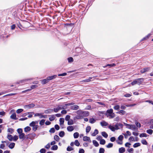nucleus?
I'll return each instance as SVG.
<instances>
[{"label":"nucleus","instance_id":"obj_1","mask_svg":"<svg viewBox=\"0 0 153 153\" xmlns=\"http://www.w3.org/2000/svg\"><path fill=\"white\" fill-rule=\"evenodd\" d=\"M113 109L112 108L107 110L105 115L107 117H108L109 119L113 118L115 117V114L113 112Z\"/></svg>","mask_w":153,"mask_h":153},{"label":"nucleus","instance_id":"obj_2","mask_svg":"<svg viewBox=\"0 0 153 153\" xmlns=\"http://www.w3.org/2000/svg\"><path fill=\"white\" fill-rule=\"evenodd\" d=\"M26 139H32L36 137V134L34 133H32L28 134L27 135H26Z\"/></svg>","mask_w":153,"mask_h":153},{"label":"nucleus","instance_id":"obj_3","mask_svg":"<svg viewBox=\"0 0 153 153\" xmlns=\"http://www.w3.org/2000/svg\"><path fill=\"white\" fill-rule=\"evenodd\" d=\"M34 116H39V118L40 119H41L42 118H45L46 117V115H42V113H36L35 114Z\"/></svg>","mask_w":153,"mask_h":153},{"label":"nucleus","instance_id":"obj_4","mask_svg":"<svg viewBox=\"0 0 153 153\" xmlns=\"http://www.w3.org/2000/svg\"><path fill=\"white\" fill-rule=\"evenodd\" d=\"M114 126L116 130H118L120 128H122L123 126V125L120 123H117Z\"/></svg>","mask_w":153,"mask_h":153},{"label":"nucleus","instance_id":"obj_5","mask_svg":"<svg viewBox=\"0 0 153 153\" xmlns=\"http://www.w3.org/2000/svg\"><path fill=\"white\" fill-rule=\"evenodd\" d=\"M37 87V86L36 85H32L31 86V89H27V90H26L25 91H22V93H25L26 92H27V91H30L31 90V89L36 88Z\"/></svg>","mask_w":153,"mask_h":153},{"label":"nucleus","instance_id":"obj_6","mask_svg":"<svg viewBox=\"0 0 153 153\" xmlns=\"http://www.w3.org/2000/svg\"><path fill=\"white\" fill-rule=\"evenodd\" d=\"M19 137L20 139H22V140L25 138H26V136H25V134L23 133L19 134Z\"/></svg>","mask_w":153,"mask_h":153},{"label":"nucleus","instance_id":"obj_7","mask_svg":"<svg viewBox=\"0 0 153 153\" xmlns=\"http://www.w3.org/2000/svg\"><path fill=\"white\" fill-rule=\"evenodd\" d=\"M35 105L33 103H31L28 105H26L25 106V108L27 109H30L31 108L33 107Z\"/></svg>","mask_w":153,"mask_h":153},{"label":"nucleus","instance_id":"obj_8","mask_svg":"<svg viewBox=\"0 0 153 153\" xmlns=\"http://www.w3.org/2000/svg\"><path fill=\"white\" fill-rule=\"evenodd\" d=\"M136 80L137 84L138 85H140L143 81L144 79L143 78H138L136 79Z\"/></svg>","mask_w":153,"mask_h":153},{"label":"nucleus","instance_id":"obj_9","mask_svg":"<svg viewBox=\"0 0 153 153\" xmlns=\"http://www.w3.org/2000/svg\"><path fill=\"white\" fill-rule=\"evenodd\" d=\"M67 130L69 131H73L74 129V126H70L67 127Z\"/></svg>","mask_w":153,"mask_h":153},{"label":"nucleus","instance_id":"obj_10","mask_svg":"<svg viewBox=\"0 0 153 153\" xmlns=\"http://www.w3.org/2000/svg\"><path fill=\"white\" fill-rule=\"evenodd\" d=\"M83 139V140L85 141H88L90 142H91V141L90 140V137L87 136L84 137Z\"/></svg>","mask_w":153,"mask_h":153},{"label":"nucleus","instance_id":"obj_11","mask_svg":"<svg viewBox=\"0 0 153 153\" xmlns=\"http://www.w3.org/2000/svg\"><path fill=\"white\" fill-rule=\"evenodd\" d=\"M57 75H54L51 76H48L47 77V79L48 81L53 79L56 78Z\"/></svg>","mask_w":153,"mask_h":153},{"label":"nucleus","instance_id":"obj_12","mask_svg":"<svg viewBox=\"0 0 153 153\" xmlns=\"http://www.w3.org/2000/svg\"><path fill=\"white\" fill-rule=\"evenodd\" d=\"M149 70V68H143L140 71V72L141 73L143 74L146 72L148 71Z\"/></svg>","mask_w":153,"mask_h":153},{"label":"nucleus","instance_id":"obj_13","mask_svg":"<svg viewBox=\"0 0 153 153\" xmlns=\"http://www.w3.org/2000/svg\"><path fill=\"white\" fill-rule=\"evenodd\" d=\"M128 128L133 130H135L137 129V127L135 125H131L130 127H128Z\"/></svg>","mask_w":153,"mask_h":153},{"label":"nucleus","instance_id":"obj_14","mask_svg":"<svg viewBox=\"0 0 153 153\" xmlns=\"http://www.w3.org/2000/svg\"><path fill=\"white\" fill-rule=\"evenodd\" d=\"M71 109L72 110H77L79 108V106L77 105H74L70 107Z\"/></svg>","mask_w":153,"mask_h":153},{"label":"nucleus","instance_id":"obj_15","mask_svg":"<svg viewBox=\"0 0 153 153\" xmlns=\"http://www.w3.org/2000/svg\"><path fill=\"white\" fill-rule=\"evenodd\" d=\"M30 79H26L25 80H23L20 81L19 82H17L16 83L18 84L20 83H27L26 81L30 80Z\"/></svg>","mask_w":153,"mask_h":153},{"label":"nucleus","instance_id":"obj_16","mask_svg":"<svg viewBox=\"0 0 153 153\" xmlns=\"http://www.w3.org/2000/svg\"><path fill=\"white\" fill-rule=\"evenodd\" d=\"M10 118L13 120H16L17 118L16 117V113H14L12 114L10 116Z\"/></svg>","mask_w":153,"mask_h":153},{"label":"nucleus","instance_id":"obj_17","mask_svg":"<svg viewBox=\"0 0 153 153\" xmlns=\"http://www.w3.org/2000/svg\"><path fill=\"white\" fill-rule=\"evenodd\" d=\"M31 130L30 127L27 126L24 128V131L25 132H27L30 131Z\"/></svg>","mask_w":153,"mask_h":153},{"label":"nucleus","instance_id":"obj_18","mask_svg":"<svg viewBox=\"0 0 153 153\" xmlns=\"http://www.w3.org/2000/svg\"><path fill=\"white\" fill-rule=\"evenodd\" d=\"M125 151V149L124 147H121L119 149V152L120 153H123Z\"/></svg>","mask_w":153,"mask_h":153},{"label":"nucleus","instance_id":"obj_19","mask_svg":"<svg viewBox=\"0 0 153 153\" xmlns=\"http://www.w3.org/2000/svg\"><path fill=\"white\" fill-rule=\"evenodd\" d=\"M100 124L102 126H106L108 125L107 123L104 121H102L100 123Z\"/></svg>","mask_w":153,"mask_h":153},{"label":"nucleus","instance_id":"obj_20","mask_svg":"<svg viewBox=\"0 0 153 153\" xmlns=\"http://www.w3.org/2000/svg\"><path fill=\"white\" fill-rule=\"evenodd\" d=\"M98 130L97 129H95L94 132L91 135L93 136H95L98 133Z\"/></svg>","mask_w":153,"mask_h":153},{"label":"nucleus","instance_id":"obj_21","mask_svg":"<svg viewBox=\"0 0 153 153\" xmlns=\"http://www.w3.org/2000/svg\"><path fill=\"white\" fill-rule=\"evenodd\" d=\"M15 145V143H11L9 145L8 147L10 148L11 149H12L14 147Z\"/></svg>","mask_w":153,"mask_h":153},{"label":"nucleus","instance_id":"obj_22","mask_svg":"<svg viewBox=\"0 0 153 153\" xmlns=\"http://www.w3.org/2000/svg\"><path fill=\"white\" fill-rule=\"evenodd\" d=\"M68 125H72L74 124V123L73 120L72 119H70L68 121Z\"/></svg>","mask_w":153,"mask_h":153},{"label":"nucleus","instance_id":"obj_23","mask_svg":"<svg viewBox=\"0 0 153 153\" xmlns=\"http://www.w3.org/2000/svg\"><path fill=\"white\" fill-rule=\"evenodd\" d=\"M60 125H63L64 122V119L63 118H61L59 119Z\"/></svg>","mask_w":153,"mask_h":153},{"label":"nucleus","instance_id":"obj_24","mask_svg":"<svg viewBox=\"0 0 153 153\" xmlns=\"http://www.w3.org/2000/svg\"><path fill=\"white\" fill-rule=\"evenodd\" d=\"M7 138L10 141H12L13 140V137L10 134H9L7 137Z\"/></svg>","mask_w":153,"mask_h":153},{"label":"nucleus","instance_id":"obj_25","mask_svg":"<svg viewBox=\"0 0 153 153\" xmlns=\"http://www.w3.org/2000/svg\"><path fill=\"white\" fill-rule=\"evenodd\" d=\"M50 117L49 118V120L51 121H52L55 119V117L54 115H52L50 116Z\"/></svg>","mask_w":153,"mask_h":153},{"label":"nucleus","instance_id":"obj_26","mask_svg":"<svg viewBox=\"0 0 153 153\" xmlns=\"http://www.w3.org/2000/svg\"><path fill=\"white\" fill-rule=\"evenodd\" d=\"M58 148V147L57 145H54L51 147V149L53 150H56Z\"/></svg>","mask_w":153,"mask_h":153},{"label":"nucleus","instance_id":"obj_27","mask_svg":"<svg viewBox=\"0 0 153 153\" xmlns=\"http://www.w3.org/2000/svg\"><path fill=\"white\" fill-rule=\"evenodd\" d=\"M150 128L153 129V120H150L149 122Z\"/></svg>","mask_w":153,"mask_h":153},{"label":"nucleus","instance_id":"obj_28","mask_svg":"<svg viewBox=\"0 0 153 153\" xmlns=\"http://www.w3.org/2000/svg\"><path fill=\"white\" fill-rule=\"evenodd\" d=\"M102 135L104 137L106 138L108 137V135L106 133V132H105V131H103L101 133Z\"/></svg>","mask_w":153,"mask_h":153},{"label":"nucleus","instance_id":"obj_29","mask_svg":"<svg viewBox=\"0 0 153 153\" xmlns=\"http://www.w3.org/2000/svg\"><path fill=\"white\" fill-rule=\"evenodd\" d=\"M108 128L112 131H114L116 130L115 126L114 127L111 125L109 126Z\"/></svg>","mask_w":153,"mask_h":153},{"label":"nucleus","instance_id":"obj_30","mask_svg":"<svg viewBox=\"0 0 153 153\" xmlns=\"http://www.w3.org/2000/svg\"><path fill=\"white\" fill-rule=\"evenodd\" d=\"M93 144L96 146L97 147L99 146V144L95 140H94L93 141Z\"/></svg>","mask_w":153,"mask_h":153},{"label":"nucleus","instance_id":"obj_31","mask_svg":"<svg viewBox=\"0 0 153 153\" xmlns=\"http://www.w3.org/2000/svg\"><path fill=\"white\" fill-rule=\"evenodd\" d=\"M92 79V77H89L88 79L82 80V81L81 82H89L91 81V80Z\"/></svg>","mask_w":153,"mask_h":153},{"label":"nucleus","instance_id":"obj_32","mask_svg":"<svg viewBox=\"0 0 153 153\" xmlns=\"http://www.w3.org/2000/svg\"><path fill=\"white\" fill-rule=\"evenodd\" d=\"M79 134L78 132H76L74 133V138H77L79 137Z\"/></svg>","mask_w":153,"mask_h":153},{"label":"nucleus","instance_id":"obj_33","mask_svg":"<svg viewBox=\"0 0 153 153\" xmlns=\"http://www.w3.org/2000/svg\"><path fill=\"white\" fill-rule=\"evenodd\" d=\"M91 129V127L89 126H88L86 128V133H88Z\"/></svg>","mask_w":153,"mask_h":153},{"label":"nucleus","instance_id":"obj_34","mask_svg":"<svg viewBox=\"0 0 153 153\" xmlns=\"http://www.w3.org/2000/svg\"><path fill=\"white\" fill-rule=\"evenodd\" d=\"M65 135V132L63 131H60L59 134V135L61 137H63Z\"/></svg>","mask_w":153,"mask_h":153},{"label":"nucleus","instance_id":"obj_35","mask_svg":"<svg viewBox=\"0 0 153 153\" xmlns=\"http://www.w3.org/2000/svg\"><path fill=\"white\" fill-rule=\"evenodd\" d=\"M125 111L123 110H121L119 112H117V113L121 114V115H123L125 113Z\"/></svg>","mask_w":153,"mask_h":153},{"label":"nucleus","instance_id":"obj_36","mask_svg":"<svg viewBox=\"0 0 153 153\" xmlns=\"http://www.w3.org/2000/svg\"><path fill=\"white\" fill-rule=\"evenodd\" d=\"M38 125H35L33 127L32 130L34 131H36L38 128Z\"/></svg>","mask_w":153,"mask_h":153},{"label":"nucleus","instance_id":"obj_37","mask_svg":"<svg viewBox=\"0 0 153 153\" xmlns=\"http://www.w3.org/2000/svg\"><path fill=\"white\" fill-rule=\"evenodd\" d=\"M140 144L139 143H134L133 145L134 148H136L140 146Z\"/></svg>","mask_w":153,"mask_h":153},{"label":"nucleus","instance_id":"obj_38","mask_svg":"<svg viewBox=\"0 0 153 153\" xmlns=\"http://www.w3.org/2000/svg\"><path fill=\"white\" fill-rule=\"evenodd\" d=\"M74 144L77 146H79L80 145V143L78 140H76L74 143Z\"/></svg>","mask_w":153,"mask_h":153},{"label":"nucleus","instance_id":"obj_39","mask_svg":"<svg viewBox=\"0 0 153 153\" xmlns=\"http://www.w3.org/2000/svg\"><path fill=\"white\" fill-rule=\"evenodd\" d=\"M120 108V106L118 105H115L113 107V108L114 109L117 110H119Z\"/></svg>","mask_w":153,"mask_h":153},{"label":"nucleus","instance_id":"obj_40","mask_svg":"<svg viewBox=\"0 0 153 153\" xmlns=\"http://www.w3.org/2000/svg\"><path fill=\"white\" fill-rule=\"evenodd\" d=\"M113 144L111 143H108V145L106 146V147L108 148H111L113 147Z\"/></svg>","mask_w":153,"mask_h":153},{"label":"nucleus","instance_id":"obj_41","mask_svg":"<svg viewBox=\"0 0 153 153\" xmlns=\"http://www.w3.org/2000/svg\"><path fill=\"white\" fill-rule=\"evenodd\" d=\"M153 130L151 129H149L146 131L147 133L150 134H152L153 133Z\"/></svg>","mask_w":153,"mask_h":153},{"label":"nucleus","instance_id":"obj_42","mask_svg":"<svg viewBox=\"0 0 153 153\" xmlns=\"http://www.w3.org/2000/svg\"><path fill=\"white\" fill-rule=\"evenodd\" d=\"M96 122V120L94 118H90L89 119V122L91 123H93Z\"/></svg>","mask_w":153,"mask_h":153},{"label":"nucleus","instance_id":"obj_43","mask_svg":"<svg viewBox=\"0 0 153 153\" xmlns=\"http://www.w3.org/2000/svg\"><path fill=\"white\" fill-rule=\"evenodd\" d=\"M54 139L56 141H58L60 139V138L58 135H55L54 137Z\"/></svg>","mask_w":153,"mask_h":153},{"label":"nucleus","instance_id":"obj_44","mask_svg":"<svg viewBox=\"0 0 153 153\" xmlns=\"http://www.w3.org/2000/svg\"><path fill=\"white\" fill-rule=\"evenodd\" d=\"M45 120L44 119L42 120L39 122V124L41 125H43L44 124Z\"/></svg>","mask_w":153,"mask_h":153},{"label":"nucleus","instance_id":"obj_45","mask_svg":"<svg viewBox=\"0 0 153 153\" xmlns=\"http://www.w3.org/2000/svg\"><path fill=\"white\" fill-rule=\"evenodd\" d=\"M147 134H146V133H142L141 134H140V137H147Z\"/></svg>","mask_w":153,"mask_h":153},{"label":"nucleus","instance_id":"obj_46","mask_svg":"<svg viewBox=\"0 0 153 153\" xmlns=\"http://www.w3.org/2000/svg\"><path fill=\"white\" fill-rule=\"evenodd\" d=\"M53 109H51V110H45V113L48 114L50 113L51 112H53Z\"/></svg>","mask_w":153,"mask_h":153},{"label":"nucleus","instance_id":"obj_47","mask_svg":"<svg viewBox=\"0 0 153 153\" xmlns=\"http://www.w3.org/2000/svg\"><path fill=\"white\" fill-rule=\"evenodd\" d=\"M135 124L137 127L140 128L141 127V124L140 123L137 121H136Z\"/></svg>","mask_w":153,"mask_h":153},{"label":"nucleus","instance_id":"obj_48","mask_svg":"<svg viewBox=\"0 0 153 153\" xmlns=\"http://www.w3.org/2000/svg\"><path fill=\"white\" fill-rule=\"evenodd\" d=\"M49 81L47 79H44L42 80V83L43 84H45Z\"/></svg>","mask_w":153,"mask_h":153},{"label":"nucleus","instance_id":"obj_49","mask_svg":"<svg viewBox=\"0 0 153 153\" xmlns=\"http://www.w3.org/2000/svg\"><path fill=\"white\" fill-rule=\"evenodd\" d=\"M105 143V140L104 139H102L100 140V144L104 145Z\"/></svg>","mask_w":153,"mask_h":153},{"label":"nucleus","instance_id":"obj_50","mask_svg":"<svg viewBox=\"0 0 153 153\" xmlns=\"http://www.w3.org/2000/svg\"><path fill=\"white\" fill-rule=\"evenodd\" d=\"M73 150L74 148L70 146H68L67 149V150L68 151H72Z\"/></svg>","mask_w":153,"mask_h":153},{"label":"nucleus","instance_id":"obj_51","mask_svg":"<svg viewBox=\"0 0 153 153\" xmlns=\"http://www.w3.org/2000/svg\"><path fill=\"white\" fill-rule=\"evenodd\" d=\"M68 59L69 62H72L74 61L73 58L71 57L68 58Z\"/></svg>","mask_w":153,"mask_h":153},{"label":"nucleus","instance_id":"obj_52","mask_svg":"<svg viewBox=\"0 0 153 153\" xmlns=\"http://www.w3.org/2000/svg\"><path fill=\"white\" fill-rule=\"evenodd\" d=\"M141 142L144 145H147V141L145 139L142 140H141Z\"/></svg>","mask_w":153,"mask_h":153},{"label":"nucleus","instance_id":"obj_53","mask_svg":"<svg viewBox=\"0 0 153 153\" xmlns=\"http://www.w3.org/2000/svg\"><path fill=\"white\" fill-rule=\"evenodd\" d=\"M59 108L57 106V108H54L53 110V111H54L56 113L59 110H60Z\"/></svg>","mask_w":153,"mask_h":153},{"label":"nucleus","instance_id":"obj_54","mask_svg":"<svg viewBox=\"0 0 153 153\" xmlns=\"http://www.w3.org/2000/svg\"><path fill=\"white\" fill-rule=\"evenodd\" d=\"M151 35V34L149 33L148 34L147 36L144 37L143 39H142V41L146 39H148L149 37Z\"/></svg>","mask_w":153,"mask_h":153},{"label":"nucleus","instance_id":"obj_55","mask_svg":"<svg viewBox=\"0 0 153 153\" xmlns=\"http://www.w3.org/2000/svg\"><path fill=\"white\" fill-rule=\"evenodd\" d=\"M27 113L29 114V115L28 116V117L29 118H31L32 117V114H34V113L33 112H28Z\"/></svg>","mask_w":153,"mask_h":153},{"label":"nucleus","instance_id":"obj_56","mask_svg":"<svg viewBox=\"0 0 153 153\" xmlns=\"http://www.w3.org/2000/svg\"><path fill=\"white\" fill-rule=\"evenodd\" d=\"M70 116L69 115H67L65 117V120L66 121H68L70 119Z\"/></svg>","mask_w":153,"mask_h":153},{"label":"nucleus","instance_id":"obj_57","mask_svg":"<svg viewBox=\"0 0 153 153\" xmlns=\"http://www.w3.org/2000/svg\"><path fill=\"white\" fill-rule=\"evenodd\" d=\"M18 133L19 134H21L22 133V130L21 128L18 129L17 130Z\"/></svg>","mask_w":153,"mask_h":153},{"label":"nucleus","instance_id":"obj_58","mask_svg":"<svg viewBox=\"0 0 153 153\" xmlns=\"http://www.w3.org/2000/svg\"><path fill=\"white\" fill-rule=\"evenodd\" d=\"M23 111V110L22 109H19L16 111V113L19 114Z\"/></svg>","mask_w":153,"mask_h":153},{"label":"nucleus","instance_id":"obj_59","mask_svg":"<svg viewBox=\"0 0 153 153\" xmlns=\"http://www.w3.org/2000/svg\"><path fill=\"white\" fill-rule=\"evenodd\" d=\"M46 152V150L44 148L41 149L40 150V152L41 153H45Z\"/></svg>","mask_w":153,"mask_h":153},{"label":"nucleus","instance_id":"obj_60","mask_svg":"<svg viewBox=\"0 0 153 153\" xmlns=\"http://www.w3.org/2000/svg\"><path fill=\"white\" fill-rule=\"evenodd\" d=\"M105 150L103 148H101L99 150V153H104Z\"/></svg>","mask_w":153,"mask_h":153},{"label":"nucleus","instance_id":"obj_61","mask_svg":"<svg viewBox=\"0 0 153 153\" xmlns=\"http://www.w3.org/2000/svg\"><path fill=\"white\" fill-rule=\"evenodd\" d=\"M49 131V132L51 133H53L55 132V129L53 128H51L50 129Z\"/></svg>","mask_w":153,"mask_h":153},{"label":"nucleus","instance_id":"obj_62","mask_svg":"<svg viewBox=\"0 0 153 153\" xmlns=\"http://www.w3.org/2000/svg\"><path fill=\"white\" fill-rule=\"evenodd\" d=\"M18 139V136H17V135H15L13 137V141H16Z\"/></svg>","mask_w":153,"mask_h":153},{"label":"nucleus","instance_id":"obj_63","mask_svg":"<svg viewBox=\"0 0 153 153\" xmlns=\"http://www.w3.org/2000/svg\"><path fill=\"white\" fill-rule=\"evenodd\" d=\"M8 132H10L11 133H12L13 132V130L11 128H9L7 129Z\"/></svg>","mask_w":153,"mask_h":153},{"label":"nucleus","instance_id":"obj_64","mask_svg":"<svg viewBox=\"0 0 153 153\" xmlns=\"http://www.w3.org/2000/svg\"><path fill=\"white\" fill-rule=\"evenodd\" d=\"M85 151L83 149H80L79 151V153H84Z\"/></svg>","mask_w":153,"mask_h":153}]
</instances>
